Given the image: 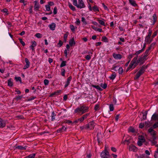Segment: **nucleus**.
Returning a JSON list of instances; mask_svg holds the SVG:
<instances>
[{"label": "nucleus", "mask_w": 158, "mask_h": 158, "mask_svg": "<svg viewBox=\"0 0 158 158\" xmlns=\"http://www.w3.org/2000/svg\"><path fill=\"white\" fill-rule=\"evenodd\" d=\"M137 56L134 57L131 61L127 69V70L132 69L136 67L139 64H143L146 59L142 55L137 60Z\"/></svg>", "instance_id": "1"}, {"label": "nucleus", "mask_w": 158, "mask_h": 158, "mask_svg": "<svg viewBox=\"0 0 158 158\" xmlns=\"http://www.w3.org/2000/svg\"><path fill=\"white\" fill-rule=\"evenodd\" d=\"M89 107L85 105L77 107L74 110V113L79 115H82L88 111Z\"/></svg>", "instance_id": "2"}, {"label": "nucleus", "mask_w": 158, "mask_h": 158, "mask_svg": "<svg viewBox=\"0 0 158 158\" xmlns=\"http://www.w3.org/2000/svg\"><path fill=\"white\" fill-rule=\"evenodd\" d=\"M152 31L151 29H149L148 35L146 37L145 40V42L146 44H149L152 41V39L151 38V36L152 35Z\"/></svg>", "instance_id": "3"}, {"label": "nucleus", "mask_w": 158, "mask_h": 158, "mask_svg": "<svg viewBox=\"0 0 158 158\" xmlns=\"http://www.w3.org/2000/svg\"><path fill=\"white\" fill-rule=\"evenodd\" d=\"M95 125V123L94 121H91L85 126V129L90 130H92L94 128Z\"/></svg>", "instance_id": "4"}, {"label": "nucleus", "mask_w": 158, "mask_h": 158, "mask_svg": "<svg viewBox=\"0 0 158 158\" xmlns=\"http://www.w3.org/2000/svg\"><path fill=\"white\" fill-rule=\"evenodd\" d=\"M144 71L145 69L143 67H141L139 71L136 73L135 77H134V79H138L140 76L144 73Z\"/></svg>", "instance_id": "5"}, {"label": "nucleus", "mask_w": 158, "mask_h": 158, "mask_svg": "<svg viewBox=\"0 0 158 158\" xmlns=\"http://www.w3.org/2000/svg\"><path fill=\"white\" fill-rule=\"evenodd\" d=\"M129 151L134 152H136L138 151V148L134 145L131 144L129 145L127 147Z\"/></svg>", "instance_id": "6"}, {"label": "nucleus", "mask_w": 158, "mask_h": 158, "mask_svg": "<svg viewBox=\"0 0 158 158\" xmlns=\"http://www.w3.org/2000/svg\"><path fill=\"white\" fill-rule=\"evenodd\" d=\"M100 156L102 158H108L110 155L108 152L105 151L101 153Z\"/></svg>", "instance_id": "7"}, {"label": "nucleus", "mask_w": 158, "mask_h": 158, "mask_svg": "<svg viewBox=\"0 0 158 158\" xmlns=\"http://www.w3.org/2000/svg\"><path fill=\"white\" fill-rule=\"evenodd\" d=\"M78 4H77V6H76L77 7L81 9L85 7V6L82 0H78Z\"/></svg>", "instance_id": "8"}, {"label": "nucleus", "mask_w": 158, "mask_h": 158, "mask_svg": "<svg viewBox=\"0 0 158 158\" xmlns=\"http://www.w3.org/2000/svg\"><path fill=\"white\" fill-rule=\"evenodd\" d=\"M25 61L26 63V64L23 68L24 69H26L28 68L30 65V62L27 58H25Z\"/></svg>", "instance_id": "9"}, {"label": "nucleus", "mask_w": 158, "mask_h": 158, "mask_svg": "<svg viewBox=\"0 0 158 158\" xmlns=\"http://www.w3.org/2000/svg\"><path fill=\"white\" fill-rule=\"evenodd\" d=\"M114 58L116 60H120L122 57V56L120 54L114 53L113 54Z\"/></svg>", "instance_id": "10"}, {"label": "nucleus", "mask_w": 158, "mask_h": 158, "mask_svg": "<svg viewBox=\"0 0 158 158\" xmlns=\"http://www.w3.org/2000/svg\"><path fill=\"white\" fill-rule=\"evenodd\" d=\"M6 125V121L0 118V127L1 128L5 127Z\"/></svg>", "instance_id": "11"}, {"label": "nucleus", "mask_w": 158, "mask_h": 158, "mask_svg": "<svg viewBox=\"0 0 158 158\" xmlns=\"http://www.w3.org/2000/svg\"><path fill=\"white\" fill-rule=\"evenodd\" d=\"M135 156L137 158H149L148 156H147L145 154L140 155L139 156L138 154H136Z\"/></svg>", "instance_id": "12"}, {"label": "nucleus", "mask_w": 158, "mask_h": 158, "mask_svg": "<svg viewBox=\"0 0 158 158\" xmlns=\"http://www.w3.org/2000/svg\"><path fill=\"white\" fill-rule=\"evenodd\" d=\"M72 80V77L71 76L69 77L67 79V81L66 82L64 87H67L69 84L70 83Z\"/></svg>", "instance_id": "13"}, {"label": "nucleus", "mask_w": 158, "mask_h": 158, "mask_svg": "<svg viewBox=\"0 0 158 158\" xmlns=\"http://www.w3.org/2000/svg\"><path fill=\"white\" fill-rule=\"evenodd\" d=\"M35 3L34 6V9L35 10H38L40 8V6L38 2L37 1H35L34 2Z\"/></svg>", "instance_id": "14"}, {"label": "nucleus", "mask_w": 158, "mask_h": 158, "mask_svg": "<svg viewBox=\"0 0 158 158\" xmlns=\"http://www.w3.org/2000/svg\"><path fill=\"white\" fill-rule=\"evenodd\" d=\"M150 48H148L146 50L145 52L143 54V56L144 57H145V58L146 57H147L148 55L150 53Z\"/></svg>", "instance_id": "15"}, {"label": "nucleus", "mask_w": 158, "mask_h": 158, "mask_svg": "<svg viewBox=\"0 0 158 158\" xmlns=\"http://www.w3.org/2000/svg\"><path fill=\"white\" fill-rule=\"evenodd\" d=\"M48 27L51 30L53 31L55 29V28L56 27V24L54 23H52L51 24H50Z\"/></svg>", "instance_id": "16"}, {"label": "nucleus", "mask_w": 158, "mask_h": 158, "mask_svg": "<svg viewBox=\"0 0 158 158\" xmlns=\"http://www.w3.org/2000/svg\"><path fill=\"white\" fill-rule=\"evenodd\" d=\"M148 131L149 133H150L151 134L153 135H154L156 134V132L152 128H150L148 130Z\"/></svg>", "instance_id": "17"}, {"label": "nucleus", "mask_w": 158, "mask_h": 158, "mask_svg": "<svg viewBox=\"0 0 158 158\" xmlns=\"http://www.w3.org/2000/svg\"><path fill=\"white\" fill-rule=\"evenodd\" d=\"M26 146L23 147L22 146L19 145L16 146L15 148L18 149L19 150H24L26 149Z\"/></svg>", "instance_id": "18"}, {"label": "nucleus", "mask_w": 158, "mask_h": 158, "mask_svg": "<svg viewBox=\"0 0 158 158\" xmlns=\"http://www.w3.org/2000/svg\"><path fill=\"white\" fill-rule=\"evenodd\" d=\"M13 82L11 78H10L8 80V85L10 87H12L13 86Z\"/></svg>", "instance_id": "19"}, {"label": "nucleus", "mask_w": 158, "mask_h": 158, "mask_svg": "<svg viewBox=\"0 0 158 158\" xmlns=\"http://www.w3.org/2000/svg\"><path fill=\"white\" fill-rule=\"evenodd\" d=\"M75 44V42L74 41V38H73L69 40V44L70 46H72L73 45Z\"/></svg>", "instance_id": "20"}, {"label": "nucleus", "mask_w": 158, "mask_h": 158, "mask_svg": "<svg viewBox=\"0 0 158 158\" xmlns=\"http://www.w3.org/2000/svg\"><path fill=\"white\" fill-rule=\"evenodd\" d=\"M83 118L81 117V118L76 120L74 122V123H77L79 122L81 123L83 121Z\"/></svg>", "instance_id": "21"}, {"label": "nucleus", "mask_w": 158, "mask_h": 158, "mask_svg": "<svg viewBox=\"0 0 158 158\" xmlns=\"http://www.w3.org/2000/svg\"><path fill=\"white\" fill-rule=\"evenodd\" d=\"M56 114L54 112V111H52V114H51V121H54V120L55 119V116H56Z\"/></svg>", "instance_id": "22"}, {"label": "nucleus", "mask_w": 158, "mask_h": 158, "mask_svg": "<svg viewBox=\"0 0 158 158\" xmlns=\"http://www.w3.org/2000/svg\"><path fill=\"white\" fill-rule=\"evenodd\" d=\"M116 74L114 72L109 77V78L111 80H114L116 77Z\"/></svg>", "instance_id": "23"}, {"label": "nucleus", "mask_w": 158, "mask_h": 158, "mask_svg": "<svg viewBox=\"0 0 158 158\" xmlns=\"http://www.w3.org/2000/svg\"><path fill=\"white\" fill-rule=\"evenodd\" d=\"M130 3L134 6H137V4L135 3V2L134 0H129Z\"/></svg>", "instance_id": "24"}, {"label": "nucleus", "mask_w": 158, "mask_h": 158, "mask_svg": "<svg viewBox=\"0 0 158 158\" xmlns=\"http://www.w3.org/2000/svg\"><path fill=\"white\" fill-rule=\"evenodd\" d=\"M66 130V128L64 126H63L61 128L58 129L57 131L58 133L61 132L65 131Z\"/></svg>", "instance_id": "25"}, {"label": "nucleus", "mask_w": 158, "mask_h": 158, "mask_svg": "<svg viewBox=\"0 0 158 158\" xmlns=\"http://www.w3.org/2000/svg\"><path fill=\"white\" fill-rule=\"evenodd\" d=\"M139 140L141 142H144L145 141V139L142 135H139Z\"/></svg>", "instance_id": "26"}, {"label": "nucleus", "mask_w": 158, "mask_h": 158, "mask_svg": "<svg viewBox=\"0 0 158 158\" xmlns=\"http://www.w3.org/2000/svg\"><path fill=\"white\" fill-rule=\"evenodd\" d=\"M35 154L33 153L31 155H29L28 156H26L24 158H34Z\"/></svg>", "instance_id": "27"}, {"label": "nucleus", "mask_w": 158, "mask_h": 158, "mask_svg": "<svg viewBox=\"0 0 158 158\" xmlns=\"http://www.w3.org/2000/svg\"><path fill=\"white\" fill-rule=\"evenodd\" d=\"M90 114V113H87V114H84V115H83L82 116V117H81L82 118H83V120H84L85 119H86L87 118V117L89 116Z\"/></svg>", "instance_id": "28"}, {"label": "nucleus", "mask_w": 158, "mask_h": 158, "mask_svg": "<svg viewBox=\"0 0 158 158\" xmlns=\"http://www.w3.org/2000/svg\"><path fill=\"white\" fill-rule=\"evenodd\" d=\"M92 10L94 11H99L98 7L96 6H95L92 7Z\"/></svg>", "instance_id": "29"}, {"label": "nucleus", "mask_w": 158, "mask_h": 158, "mask_svg": "<svg viewBox=\"0 0 158 158\" xmlns=\"http://www.w3.org/2000/svg\"><path fill=\"white\" fill-rule=\"evenodd\" d=\"M69 7L73 11H75L76 10L75 8L73 6L72 4L69 3Z\"/></svg>", "instance_id": "30"}, {"label": "nucleus", "mask_w": 158, "mask_h": 158, "mask_svg": "<svg viewBox=\"0 0 158 158\" xmlns=\"http://www.w3.org/2000/svg\"><path fill=\"white\" fill-rule=\"evenodd\" d=\"M147 113L148 112L147 111H145L144 113H143V120H145L146 119Z\"/></svg>", "instance_id": "31"}, {"label": "nucleus", "mask_w": 158, "mask_h": 158, "mask_svg": "<svg viewBox=\"0 0 158 158\" xmlns=\"http://www.w3.org/2000/svg\"><path fill=\"white\" fill-rule=\"evenodd\" d=\"M110 110L111 111H113L114 110V105L113 104H110L109 105Z\"/></svg>", "instance_id": "32"}, {"label": "nucleus", "mask_w": 158, "mask_h": 158, "mask_svg": "<svg viewBox=\"0 0 158 158\" xmlns=\"http://www.w3.org/2000/svg\"><path fill=\"white\" fill-rule=\"evenodd\" d=\"M143 51H142V50H139L137 51L134 54V55H136V56H137L140 53H141Z\"/></svg>", "instance_id": "33"}, {"label": "nucleus", "mask_w": 158, "mask_h": 158, "mask_svg": "<svg viewBox=\"0 0 158 158\" xmlns=\"http://www.w3.org/2000/svg\"><path fill=\"white\" fill-rule=\"evenodd\" d=\"M98 21L101 25L104 26H105V23L103 21L98 19Z\"/></svg>", "instance_id": "34"}, {"label": "nucleus", "mask_w": 158, "mask_h": 158, "mask_svg": "<svg viewBox=\"0 0 158 158\" xmlns=\"http://www.w3.org/2000/svg\"><path fill=\"white\" fill-rule=\"evenodd\" d=\"M123 72V69L122 67H120L118 69V73L120 74H122Z\"/></svg>", "instance_id": "35"}, {"label": "nucleus", "mask_w": 158, "mask_h": 158, "mask_svg": "<svg viewBox=\"0 0 158 158\" xmlns=\"http://www.w3.org/2000/svg\"><path fill=\"white\" fill-rule=\"evenodd\" d=\"M66 62L65 61H63L62 62L60 65V67H62L64 66H65L66 65Z\"/></svg>", "instance_id": "36"}, {"label": "nucleus", "mask_w": 158, "mask_h": 158, "mask_svg": "<svg viewBox=\"0 0 158 158\" xmlns=\"http://www.w3.org/2000/svg\"><path fill=\"white\" fill-rule=\"evenodd\" d=\"M70 27L72 31L74 32L75 31V28L74 26L73 25H70Z\"/></svg>", "instance_id": "37"}, {"label": "nucleus", "mask_w": 158, "mask_h": 158, "mask_svg": "<svg viewBox=\"0 0 158 158\" xmlns=\"http://www.w3.org/2000/svg\"><path fill=\"white\" fill-rule=\"evenodd\" d=\"M152 17L153 18V24H154L156 22V15L155 14H153V15L152 16Z\"/></svg>", "instance_id": "38"}, {"label": "nucleus", "mask_w": 158, "mask_h": 158, "mask_svg": "<svg viewBox=\"0 0 158 158\" xmlns=\"http://www.w3.org/2000/svg\"><path fill=\"white\" fill-rule=\"evenodd\" d=\"M102 40L105 42H108V39L105 36H102Z\"/></svg>", "instance_id": "39"}, {"label": "nucleus", "mask_w": 158, "mask_h": 158, "mask_svg": "<svg viewBox=\"0 0 158 158\" xmlns=\"http://www.w3.org/2000/svg\"><path fill=\"white\" fill-rule=\"evenodd\" d=\"M15 79L16 81H19L20 83L22 82L21 78L19 77H15Z\"/></svg>", "instance_id": "40"}, {"label": "nucleus", "mask_w": 158, "mask_h": 158, "mask_svg": "<svg viewBox=\"0 0 158 158\" xmlns=\"http://www.w3.org/2000/svg\"><path fill=\"white\" fill-rule=\"evenodd\" d=\"M35 36L38 38H40L42 37V35L40 33H37L36 34Z\"/></svg>", "instance_id": "41"}, {"label": "nucleus", "mask_w": 158, "mask_h": 158, "mask_svg": "<svg viewBox=\"0 0 158 158\" xmlns=\"http://www.w3.org/2000/svg\"><path fill=\"white\" fill-rule=\"evenodd\" d=\"M101 86L103 89H105L107 87V85L106 83H102L101 85Z\"/></svg>", "instance_id": "42"}, {"label": "nucleus", "mask_w": 158, "mask_h": 158, "mask_svg": "<svg viewBox=\"0 0 158 158\" xmlns=\"http://www.w3.org/2000/svg\"><path fill=\"white\" fill-rule=\"evenodd\" d=\"M93 86L96 89H97L100 90L101 91L102 90V89L101 88V87L98 85H93Z\"/></svg>", "instance_id": "43"}, {"label": "nucleus", "mask_w": 158, "mask_h": 158, "mask_svg": "<svg viewBox=\"0 0 158 158\" xmlns=\"http://www.w3.org/2000/svg\"><path fill=\"white\" fill-rule=\"evenodd\" d=\"M81 21L85 25H86L87 24V23L85 19L83 17H82L81 18Z\"/></svg>", "instance_id": "44"}, {"label": "nucleus", "mask_w": 158, "mask_h": 158, "mask_svg": "<svg viewBox=\"0 0 158 158\" xmlns=\"http://www.w3.org/2000/svg\"><path fill=\"white\" fill-rule=\"evenodd\" d=\"M32 44L31 45L34 47H35L37 45V43L35 41H33L31 42Z\"/></svg>", "instance_id": "45"}, {"label": "nucleus", "mask_w": 158, "mask_h": 158, "mask_svg": "<svg viewBox=\"0 0 158 158\" xmlns=\"http://www.w3.org/2000/svg\"><path fill=\"white\" fill-rule=\"evenodd\" d=\"M68 34H65L64 36V41L66 42L67 40V39L68 37Z\"/></svg>", "instance_id": "46"}, {"label": "nucleus", "mask_w": 158, "mask_h": 158, "mask_svg": "<svg viewBox=\"0 0 158 158\" xmlns=\"http://www.w3.org/2000/svg\"><path fill=\"white\" fill-rule=\"evenodd\" d=\"M49 83V81L47 79H45L44 80V83L45 85H48Z\"/></svg>", "instance_id": "47"}, {"label": "nucleus", "mask_w": 158, "mask_h": 158, "mask_svg": "<svg viewBox=\"0 0 158 158\" xmlns=\"http://www.w3.org/2000/svg\"><path fill=\"white\" fill-rule=\"evenodd\" d=\"M61 75L63 76H65V69H62L61 70Z\"/></svg>", "instance_id": "48"}, {"label": "nucleus", "mask_w": 158, "mask_h": 158, "mask_svg": "<svg viewBox=\"0 0 158 158\" xmlns=\"http://www.w3.org/2000/svg\"><path fill=\"white\" fill-rule=\"evenodd\" d=\"M157 116L155 114H154L152 116V119L154 120L156 119Z\"/></svg>", "instance_id": "49"}, {"label": "nucleus", "mask_w": 158, "mask_h": 158, "mask_svg": "<svg viewBox=\"0 0 158 158\" xmlns=\"http://www.w3.org/2000/svg\"><path fill=\"white\" fill-rule=\"evenodd\" d=\"M73 3L74 5L77 6V0H73Z\"/></svg>", "instance_id": "50"}, {"label": "nucleus", "mask_w": 158, "mask_h": 158, "mask_svg": "<svg viewBox=\"0 0 158 158\" xmlns=\"http://www.w3.org/2000/svg\"><path fill=\"white\" fill-rule=\"evenodd\" d=\"M2 11L3 13H6V15H8V13H7L8 12V10L6 8H5L2 10Z\"/></svg>", "instance_id": "51"}, {"label": "nucleus", "mask_w": 158, "mask_h": 158, "mask_svg": "<svg viewBox=\"0 0 158 158\" xmlns=\"http://www.w3.org/2000/svg\"><path fill=\"white\" fill-rule=\"evenodd\" d=\"M19 40L20 43L21 44H22V45L23 46H25V43L23 41L22 39L19 38Z\"/></svg>", "instance_id": "52"}, {"label": "nucleus", "mask_w": 158, "mask_h": 158, "mask_svg": "<svg viewBox=\"0 0 158 158\" xmlns=\"http://www.w3.org/2000/svg\"><path fill=\"white\" fill-rule=\"evenodd\" d=\"M99 106L98 104L94 106V110H95L97 111L99 109Z\"/></svg>", "instance_id": "53"}, {"label": "nucleus", "mask_w": 158, "mask_h": 158, "mask_svg": "<svg viewBox=\"0 0 158 158\" xmlns=\"http://www.w3.org/2000/svg\"><path fill=\"white\" fill-rule=\"evenodd\" d=\"M134 55V54H130L128 56V58L129 59L130 61L131 60V59L133 57Z\"/></svg>", "instance_id": "54"}, {"label": "nucleus", "mask_w": 158, "mask_h": 158, "mask_svg": "<svg viewBox=\"0 0 158 158\" xmlns=\"http://www.w3.org/2000/svg\"><path fill=\"white\" fill-rule=\"evenodd\" d=\"M91 55H87L85 57V58L86 60H89L91 58Z\"/></svg>", "instance_id": "55"}, {"label": "nucleus", "mask_w": 158, "mask_h": 158, "mask_svg": "<svg viewBox=\"0 0 158 158\" xmlns=\"http://www.w3.org/2000/svg\"><path fill=\"white\" fill-rule=\"evenodd\" d=\"M80 21L79 19H76V21L75 22V23L78 25H79L80 24Z\"/></svg>", "instance_id": "56"}, {"label": "nucleus", "mask_w": 158, "mask_h": 158, "mask_svg": "<svg viewBox=\"0 0 158 158\" xmlns=\"http://www.w3.org/2000/svg\"><path fill=\"white\" fill-rule=\"evenodd\" d=\"M45 7L46 8V10L47 11H49L50 10V7L49 6V5H46L45 6Z\"/></svg>", "instance_id": "57"}, {"label": "nucleus", "mask_w": 158, "mask_h": 158, "mask_svg": "<svg viewBox=\"0 0 158 158\" xmlns=\"http://www.w3.org/2000/svg\"><path fill=\"white\" fill-rule=\"evenodd\" d=\"M157 127H158V122H156L153 125V127L155 128Z\"/></svg>", "instance_id": "58"}, {"label": "nucleus", "mask_w": 158, "mask_h": 158, "mask_svg": "<svg viewBox=\"0 0 158 158\" xmlns=\"http://www.w3.org/2000/svg\"><path fill=\"white\" fill-rule=\"evenodd\" d=\"M155 45V43H152L150 46L148 48H150V49H153L154 48V46Z\"/></svg>", "instance_id": "59"}, {"label": "nucleus", "mask_w": 158, "mask_h": 158, "mask_svg": "<svg viewBox=\"0 0 158 158\" xmlns=\"http://www.w3.org/2000/svg\"><path fill=\"white\" fill-rule=\"evenodd\" d=\"M19 2L21 3H23L24 6L26 5L27 3H26V2L25 1V0H20Z\"/></svg>", "instance_id": "60"}, {"label": "nucleus", "mask_w": 158, "mask_h": 158, "mask_svg": "<svg viewBox=\"0 0 158 158\" xmlns=\"http://www.w3.org/2000/svg\"><path fill=\"white\" fill-rule=\"evenodd\" d=\"M129 131L132 132H135V129L132 127H130L129 128Z\"/></svg>", "instance_id": "61"}, {"label": "nucleus", "mask_w": 158, "mask_h": 158, "mask_svg": "<svg viewBox=\"0 0 158 158\" xmlns=\"http://www.w3.org/2000/svg\"><path fill=\"white\" fill-rule=\"evenodd\" d=\"M57 9L56 7H55L54 8V10H53V13L54 15H56L57 13Z\"/></svg>", "instance_id": "62"}, {"label": "nucleus", "mask_w": 158, "mask_h": 158, "mask_svg": "<svg viewBox=\"0 0 158 158\" xmlns=\"http://www.w3.org/2000/svg\"><path fill=\"white\" fill-rule=\"evenodd\" d=\"M63 43L62 41H61L60 40H59L58 44L59 45V47H60L62 45H63Z\"/></svg>", "instance_id": "63"}, {"label": "nucleus", "mask_w": 158, "mask_h": 158, "mask_svg": "<svg viewBox=\"0 0 158 158\" xmlns=\"http://www.w3.org/2000/svg\"><path fill=\"white\" fill-rule=\"evenodd\" d=\"M157 34V32L156 31L154 33H153V35L152 36L151 38H152V39H153V38Z\"/></svg>", "instance_id": "64"}]
</instances>
